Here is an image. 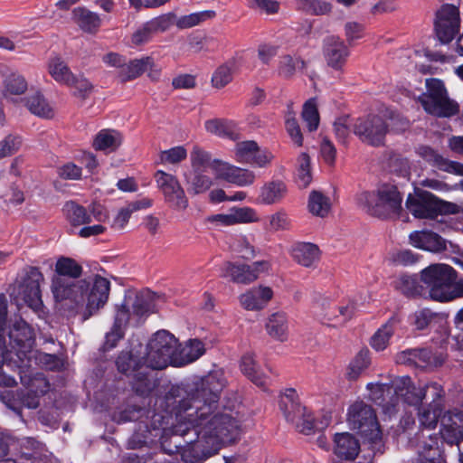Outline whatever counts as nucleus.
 Wrapping results in <instances>:
<instances>
[{
  "instance_id": "nucleus-18",
  "label": "nucleus",
  "mask_w": 463,
  "mask_h": 463,
  "mask_svg": "<svg viewBox=\"0 0 463 463\" xmlns=\"http://www.w3.org/2000/svg\"><path fill=\"white\" fill-rule=\"evenodd\" d=\"M9 338L13 348L17 347L16 356L24 363V356L28 362L31 360V349L34 344V335L31 326L24 320L16 321L9 332Z\"/></svg>"
},
{
  "instance_id": "nucleus-46",
  "label": "nucleus",
  "mask_w": 463,
  "mask_h": 463,
  "mask_svg": "<svg viewBox=\"0 0 463 463\" xmlns=\"http://www.w3.org/2000/svg\"><path fill=\"white\" fill-rule=\"evenodd\" d=\"M241 57H236L217 68L212 77L215 88H223L232 80V72L239 69Z\"/></svg>"
},
{
  "instance_id": "nucleus-41",
  "label": "nucleus",
  "mask_w": 463,
  "mask_h": 463,
  "mask_svg": "<svg viewBox=\"0 0 463 463\" xmlns=\"http://www.w3.org/2000/svg\"><path fill=\"white\" fill-rule=\"evenodd\" d=\"M159 30H164L162 20L159 18L152 19L140 27H138L132 34L130 45L139 46L148 43L153 35Z\"/></svg>"
},
{
  "instance_id": "nucleus-27",
  "label": "nucleus",
  "mask_w": 463,
  "mask_h": 463,
  "mask_svg": "<svg viewBox=\"0 0 463 463\" xmlns=\"http://www.w3.org/2000/svg\"><path fill=\"white\" fill-rule=\"evenodd\" d=\"M267 335L273 340L284 343L289 336V319L284 311L271 313L264 325Z\"/></svg>"
},
{
  "instance_id": "nucleus-51",
  "label": "nucleus",
  "mask_w": 463,
  "mask_h": 463,
  "mask_svg": "<svg viewBox=\"0 0 463 463\" xmlns=\"http://www.w3.org/2000/svg\"><path fill=\"white\" fill-rule=\"evenodd\" d=\"M156 305L154 303L153 295L150 292L140 293L136 296L132 304V316H136L138 319L146 317L155 311ZM131 316V314L129 313Z\"/></svg>"
},
{
  "instance_id": "nucleus-55",
  "label": "nucleus",
  "mask_w": 463,
  "mask_h": 463,
  "mask_svg": "<svg viewBox=\"0 0 463 463\" xmlns=\"http://www.w3.org/2000/svg\"><path fill=\"white\" fill-rule=\"evenodd\" d=\"M370 364V351L368 349H362L349 365L348 378L350 380L357 379L362 372L369 367Z\"/></svg>"
},
{
  "instance_id": "nucleus-5",
  "label": "nucleus",
  "mask_w": 463,
  "mask_h": 463,
  "mask_svg": "<svg viewBox=\"0 0 463 463\" xmlns=\"http://www.w3.org/2000/svg\"><path fill=\"white\" fill-rule=\"evenodd\" d=\"M402 196L396 185L383 184L374 191H364L357 194L356 203L368 214L388 219L398 215L402 209Z\"/></svg>"
},
{
  "instance_id": "nucleus-26",
  "label": "nucleus",
  "mask_w": 463,
  "mask_h": 463,
  "mask_svg": "<svg viewBox=\"0 0 463 463\" xmlns=\"http://www.w3.org/2000/svg\"><path fill=\"white\" fill-rule=\"evenodd\" d=\"M410 243L418 249L438 253L447 250V241L429 230L414 231L409 235Z\"/></svg>"
},
{
  "instance_id": "nucleus-52",
  "label": "nucleus",
  "mask_w": 463,
  "mask_h": 463,
  "mask_svg": "<svg viewBox=\"0 0 463 463\" xmlns=\"http://www.w3.org/2000/svg\"><path fill=\"white\" fill-rule=\"evenodd\" d=\"M154 178L157 188L162 192L164 197L177 189L183 188L175 175L163 170H157Z\"/></svg>"
},
{
  "instance_id": "nucleus-44",
  "label": "nucleus",
  "mask_w": 463,
  "mask_h": 463,
  "mask_svg": "<svg viewBox=\"0 0 463 463\" xmlns=\"http://www.w3.org/2000/svg\"><path fill=\"white\" fill-rule=\"evenodd\" d=\"M286 192V184L281 181L266 183L260 189L259 202L267 205L277 203L285 196Z\"/></svg>"
},
{
  "instance_id": "nucleus-12",
  "label": "nucleus",
  "mask_w": 463,
  "mask_h": 463,
  "mask_svg": "<svg viewBox=\"0 0 463 463\" xmlns=\"http://www.w3.org/2000/svg\"><path fill=\"white\" fill-rule=\"evenodd\" d=\"M347 422L351 430H357L369 442L382 439V430L373 407H349Z\"/></svg>"
},
{
  "instance_id": "nucleus-50",
  "label": "nucleus",
  "mask_w": 463,
  "mask_h": 463,
  "mask_svg": "<svg viewBox=\"0 0 463 463\" xmlns=\"http://www.w3.org/2000/svg\"><path fill=\"white\" fill-rule=\"evenodd\" d=\"M7 317V302L5 295L0 294V366L12 359V352L5 345V324Z\"/></svg>"
},
{
  "instance_id": "nucleus-57",
  "label": "nucleus",
  "mask_w": 463,
  "mask_h": 463,
  "mask_svg": "<svg viewBox=\"0 0 463 463\" xmlns=\"http://www.w3.org/2000/svg\"><path fill=\"white\" fill-rule=\"evenodd\" d=\"M302 118L310 132L317 129L319 125V114L315 99H310L304 104Z\"/></svg>"
},
{
  "instance_id": "nucleus-40",
  "label": "nucleus",
  "mask_w": 463,
  "mask_h": 463,
  "mask_svg": "<svg viewBox=\"0 0 463 463\" xmlns=\"http://www.w3.org/2000/svg\"><path fill=\"white\" fill-rule=\"evenodd\" d=\"M63 212L67 221L71 224V233L75 232L74 229L91 222V217L87 213L86 209L74 202L66 203L63 207Z\"/></svg>"
},
{
  "instance_id": "nucleus-10",
  "label": "nucleus",
  "mask_w": 463,
  "mask_h": 463,
  "mask_svg": "<svg viewBox=\"0 0 463 463\" xmlns=\"http://www.w3.org/2000/svg\"><path fill=\"white\" fill-rule=\"evenodd\" d=\"M420 276L430 299L448 302L451 284L457 279V273L452 267L444 263L430 264L420 271Z\"/></svg>"
},
{
  "instance_id": "nucleus-63",
  "label": "nucleus",
  "mask_w": 463,
  "mask_h": 463,
  "mask_svg": "<svg viewBox=\"0 0 463 463\" xmlns=\"http://www.w3.org/2000/svg\"><path fill=\"white\" fill-rule=\"evenodd\" d=\"M186 156L187 151L184 146H177L170 149L161 151L159 154V163L163 165H175L184 160Z\"/></svg>"
},
{
  "instance_id": "nucleus-34",
  "label": "nucleus",
  "mask_w": 463,
  "mask_h": 463,
  "mask_svg": "<svg viewBox=\"0 0 463 463\" xmlns=\"http://www.w3.org/2000/svg\"><path fill=\"white\" fill-rule=\"evenodd\" d=\"M49 75L60 85L67 86L73 80L74 73L59 55L51 56L47 61Z\"/></svg>"
},
{
  "instance_id": "nucleus-35",
  "label": "nucleus",
  "mask_w": 463,
  "mask_h": 463,
  "mask_svg": "<svg viewBox=\"0 0 463 463\" xmlns=\"http://www.w3.org/2000/svg\"><path fill=\"white\" fill-rule=\"evenodd\" d=\"M394 288L407 298L422 297L427 294L420 285L418 276L413 274H401L393 281Z\"/></svg>"
},
{
  "instance_id": "nucleus-22",
  "label": "nucleus",
  "mask_w": 463,
  "mask_h": 463,
  "mask_svg": "<svg viewBox=\"0 0 463 463\" xmlns=\"http://www.w3.org/2000/svg\"><path fill=\"white\" fill-rule=\"evenodd\" d=\"M323 52L327 65L335 70H341L350 54L345 42L335 36L324 40Z\"/></svg>"
},
{
  "instance_id": "nucleus-1",
  "label": "nucleus",
  "mask_w": 463,
  "mask_h": 463,
  "mask_svg": "<svg viewBox=\"0 0 463 463\" xmlns=\"http://www.w3.org/2000/svg\"><path fill=\"white\" fill-rule=\"evenodd\" d=\"M54 271L51 285L52 296L56 302L62 303V308L70 316L83 311V320H87L107 303L110 290L108 279L94 275L74 280L81 276L82 267L69 257H60Z\"/></svg>"
},
{
  "instance_id": "nucleus-4",
  "label": "nucleus",
  "mask_w": 463,
  "mask_h": 463,
  "mask_svg": "<svg viewBox=\"0 0 463 463\" xmlns=\"http://www.w3.org/2000/svg\"><path fill=\"white\" fill-rule=\"evenodd\" d=\"M420 425L428 429H435L440 424L442 439L449 445H457L463 441V411L457 407H417Z\"/></svg>"
},
{
  "instance_id": "nucleus-53",
  "label": "nucleus",
  "mask_w": 463,
  "mask_h": 463,
  "mask_svg": "<svg viewBox=\"0 0 463 463\" xmlns=\"http://www.w3.org/2000/svg\"><path fill=\"white\" fill-rule=\"evenodd\" d=\"M258 144L255 141L248 140L238 142L234 148V158L241 164H250L257 152Z\"/></svg>"
},
{
  "instance_id": "nucleus-8",
  "label": "nucleus",
  "mask_w": 463,
  "mask_h": 463,
  "mask_svg": "<svg viewBox=\"0 0 463 463\" xmlns=\"http://www.w3.org/2000/svg\"><path fill=\"white\" fill-rule=\"evenodd\" d=\"M178 340L166 330H159L149 339L146 353L137 357L141 364L151 370H163L168 365L174 366V358Z\"/></svg>"
},
{
  "instance_id": "nucleus-7",
  "label": "nucleus",
  "mask_w": 463,
  "mask_h": 463,
  "mask_svg": "<svg viewBox=\"0 0 463 463\" xmlns=\"http://www.w3.org/2000/svg\"><path fill=\"white\" fill-rule=\"evenodd\" d=\"M118 370L131 377L130 384L134 392L141 397L149 396L158 384L155 370L141 364L132 351H123L116 360Z\"/></svg>"
},
{
  "instance_id": "nucleus-24",
  "label": "nucleus",
  "mask_w": 463,
  "mask_h": 463,
  "mask_svg": "<svg viewBox=\"0 0 463 463\" xmlns=\"http://www.w3.org/2000/svg\"><path fill=\"white\" fill-rule=\"evenodd\" d=\"M288 421L296 425L297 430L306 435L318 430L317 419H315L307 407H282Z\"/></svg>"
},
{
  "instance_id": "nucleus-16",
  "label": "nucleus",
  "mask_w": 463,
  "mask_h": 463,
  "mask_svg": "<svg viewBox=\"0 0 463 463\" xmlns=\"http://www.w3.org/2000/svg\"><path fill=\"white\" fill-rule=\"evenodd\" d=\"M460 29V16L458 9L453 5H443L436 14L434 30L438 40L441 43H450Z\"/></svg>"
},
{
  "instance_id": "nucleus-13",
  "label": "nucleus",
  "mask_w": 463,
  "mask_h": 463,
  "mask_svg": "<svg viewBox=\"0 0 463 463\" xmlns=\"http://www.w3.org/2000/svg\"><path fill=\"white\" fill-rule=\"evenodd\" d=\"M395 361L399 364L432 371L443 364L445 354L430 346L408 348L399 352L395 356Z\"/></svg>"
},
{
  "instance_id": "nucleus-6",
  "label": "nucleus",
  "mask_w": 463,
  "mask_h": 463,
  "mask_svg": "<svg viewBox=\"0 0 463 463\" xmlns=\"http://www.w3.org/2000/svg\"><path fill=\"white\" fill-rule=\"evenodd\" d=\"M226 383L223 372L215 370L204 376L194 378L184 387H173L170 393L173 396H180L182 392H185L188 402L214 405L219 402Z\"/></svg>"
},
{
  "instance_id": "nucleus-64",
  "label": "nucleus",
  "mask_w": 463,
  "mask_h": 463,
  "mask_svg": "<svg viewBox=\"0 0 463 463\" xmlns=\"http://www.w3.org/2000/svg\"><path fill=\"white\" fill-rule=\"evenodd\" d=\"M436 316L437 314L432 312L430 308H421L411 314L410 320L411 324L417 330H424L429 326Z\"/></svg>"
},
{
  "instance_id": "nucleus-38",
  "label": "nucleus",
  "mask_w": 463,
  "mask_h": 463,
  "mask_svg": "<svg viewBox=\"0 0 463 463\" xmlns=\"http://www.w3.org/2000/svg\"><path fill=\"white\" fill-rule=\"evenodd\" d=\"M72 19L83 32L89 33H96L101 24L99 15L85 7L74 8Z\"/></svg>"
},
{
  "instance_id": "nucleus-21",
  "label": "nucleus",
  "mask_w": 463,
  "mask_h": 463,
  "mask_svg": "<svg viewBox=\"0 0 463 463\" xmlns=\"http://www.w3.org/2000/svg\"><path fill=\"white\" fill-rule=\"evenodd\" d=\"M398 376L392 378L388 383H369L366 385L368 401L375 405H400L402 396L399 395L392 385Z\"/></svg>"
},
{
  "instance_id": "nucleus-36",
  "label": "nucleus",
  "mask_w": 463,
  "mask_h": 463,
  "mask_svg": "<svg viewBox=\"0 0 463 463\" xmlns=\"http://www.w3.org/2000/svg\"><path fill=\"white\" fill-rule=\"evenodd\" d=\"M122 140V135L118 130L102 129L96 135L93 141V147L96 150L111 153L120 146Z\"/></svg>"
},
{
  "instance_id": "nucleus-43",
  "label": "nucleus",
  "mask_w": 463,
  "mask_h": 463,
  "mask_svg": "<svg viewBox=\"0 0 463 463\" xmlns=\"http://www.w3.org/2000/svg\"><path fill=\"white\" fill-rule=\"evenodd\" d=\"M241 370L257 386L264 387L267 384L268 376L260 371L253 354H246L241 357Z\"/></svg>"
},
{
  "instance_id": "nucleus-14",
  "label": "nucleus",
  "mask_w": 463,
  "mask_h": 463,
  "mask_svg": "<svg viewBox=\"0 0 463 463\" xmlns=\"http://www.w3.org/2000/svg\"><path fill=\"white\" fill-rule=\"evenodd\" d=\"M125 407L124 410L113 412L112 419L118 423L133 420H140L148 426L147 419L150 418V426L153 429H165L172 417L164 407Z\"/></svg>"
},
{
  "instance_id": "nucleus-59",
  "label": "nucleus",
  "mask_w": 463,
  "mask_h": 463,
  "mask_svg": "<svg viewBox=\"0 0 463 463\" xmlns=\"http://www.w3.org/2000/svg\"><path fill=\"white\" fill-rule=\"evenodd\" d=\"M214 15V11H203L192 13L190 14L181 16L176 22V26L179 29L191 28L195 25H198L199 24H201L208 18L213 17Z\"/></svg>"
},
{
  "instance_id": "nucleus-30",
  "label": "nucleus",
  "mask_w": 463,
  "mask_h": 463,
  "mask_svg": "<svg viewBox=\"0 0 463 463\" xmlns=\"http://www.w3.org/2000/svg\"><path fill=\"white\" fill-rule=\"evenodd\" d=\"M290 252L293 260L305 268H315L321 255L318 246L311 242H297Z\"/></svg>"
},
{
  "instance_id": "nucleus-25",
  "label": "nucleus",
  "mask_w": 463,
  "mask_h": 463,
  "mask_svg": "<svg viewBox=\"0 0 463 463\" xmlns=\"http://www.w3.org/2000/svg\"><path fill=\"white\" fill-rule=\"evenodd\" d=\"M417 153L424 161L439 170L463 175V164L445 158L430 146H420Z\"/></svg>"
},
{
  "instance_id": "nucleus-56",
  "label": "nucleus",
  "mask_w": 463,
  "mask_h": 463,
  "mask_svg": "<svg viewBox=\"0 0 463 463\" xmlns=\"http://www.w3.org/2000/svg\"><path fill=\"white\" fill-rule=\"evenodd\" d=\"M297 8L307 14L321 15L330 11V5L320 0H297Z\"/></svg>"
},
{
  "instance_id": "nucleus-29",
  "label": "nucleus",
  "mask_w": 463,
  "mask_h": 463,
  "mask_svg": "<svg viewBox=\"0 0 463 463\" xmlns=\"http://www.w3.org/2000/svg\"><path fill=\"white\" fill-rule=\"evenodd\" d=\"M204 343L198 338H191L184 343L178 350L175 349L174 366L181 367L192 364L204 354Z\"/></svg>"
},
{
  "instance_id": "nucleus-58",
  "label": "nucleus",
  "mask_w": 463,
  "mask_h": 463,
  "mask_svg": "<svg viewBox=\"0 0 463 463\" xmlns=\"http://www.w3.org/2000/svg\"><path fill=\"white\" fill-rule=\"evenodd\" d=\"M255 181V175L252 171L248 169L240 168L233 165L230 171L226 182L234 184L238 186H246L253 184Z\"/></svg>"
},
{
  "instance_id": "nucleus-47",
  "label": "nucleus",
  "mask_w": 463,
  "mask_h": 463,
  "mask_svg": "<svg viewBox=\"0 0 463 463\" xmlns=\"http://www.w3.org/2000/svg\"><path fill=\"white\" fill-rule=\"evenodd\" d=\"M312 310L317 317H321L327 321H334L336 314L332 307V298L329 295L314 293L312 298Z\"/></svg>"
},
{
  "instance_id": "nucleus-37",
  "label": "nucleus",
  "mask_w": 463,
  "mask_h": 463,
  "mask_svg": "<svg viewBox=\"0 0 463 463\" xmlns=\"http://www.w3.org/2000/svg\"><path fill=\"white\" fill-rule=\"evenodd\" d=\"M154 61L151 57L146 56L135 59L119 70L118 77L122 82L132 80L142 75L148 68H152Z\"/></svg>"
},
{
  "instance_id": "nucleus-61",
  "label": "nucleus",
  "mask_w": 463,
  "mask_h": 463,
  "mask_svg": "<svg viewBox=\"0 0 463 463\" xmlns=\"http://www.w3.org/2000/svg\"><path fill=\"white\" fill-rule=\"evenodd\" d=\"M231 249L243 259H251L255 255L254 247L245 235H235L230 243Z\"/></svg>"
},
{
  "instance_id": "nucleus-11",
  "label": "nucleus",
  "mask_w": 463,
  "mask_h": 463,
  "mask_svg": "<svg viewBox=\"0 0 463 463\" xmlns=\"http://www.w3.org/2000/svg\"><path fill=\"white\" fill-rule=\"evenodd\" d=\"M427 92L419 97L424 110L437 117H451L459 110V106L449 99L444 83L439 79L426 80Z\"/></svg>"
},
{
  "instance_id": "nucleus-48",
  "label": "nucleus",
  "mask_w": 463,
  "mask_h": 463,
  "mask_svg": "<svg viewBox=\"0 0 463 463\" xmlns=\"http://www.w3.org/2000/svg\"><path fill=\"white\" fill-rule=\"evenodd\" d=\"M307 208L313 215L324 218L330 212V200L321 192L312 191L308 197Z\"/></svg>"
},
{
  "instance_id": "nucleus-54",
  "label": "nucleus",
  "mask_w": 463,
  "mask_h": 463,
  "mask_svg": "<svg viewBox=\"0 0 463 463\" xmlns=\"http://www.w3.org/2000/svg\"><path fill=\"white\" fill-rule=\"evenodd\" d=\"M295 115L296 113L293 111L292 104H288L285 115L286 130L291 140L298 146H301L303 145V136Z\"/></svg>"
},
{
  "instance_id": "nucleus-15",
  "label": "nucleus",
  "mask_w": 463,
  "mask_h": 463,
  "mask_svg": "<svg viewBox=\"0 0 463 463\" xmlns=\"http://www.w3.org/2000/svg\"><path fill=\"white\" fill-rule=\"evenodd\" d=\"M389 126L384 118L378 115L359 118L354 124V133L361 141L373 146L384 144Z\"/></svg>"
},
{
  "instance_id": "nucleus-2",
  "label": "nucleus",
  "mask_w": 463,
  "mask_h": 463,
  "mask_svg": "<svg viewBox=\"0 0 463 463\" xmlns=\"http://www.w3.org/2000/svg\"><path fill=\"white\" fill-rule=\"evenodd\" d=\"M190 413L193 416L187 420L194 427V437L206 439V444L212 445L213 450L240 439L248 420V416L231 407L222 411L218 407H194Z\"/></svg>"
},
{
  "instance_id": "nucleus-19",
  "label": "nucleus",
  "mask_w": 463,
  "mask_h": 463,
  "mask_svg": "<svg viewBox=\"0 0 463 463\" xmlns=\"http://www.w3.org/2000/svg\"><path fill=\"white\" fill-rule=\"evenodd\" d=\"M408 211L417 219H436L437 197L431 193L421 191L410 194L406 200Z\"/></svg>"
},
{
  "instance_id": "nucleus-32",
  "label": "nucleus",
  "mask_w": 463,
  "mask_h": 463,
  "mask_svg": "<svg viewBox=\"0 0 463 463\" xmlns=\"http://www.w3.org/2000/svg\"><path fill=\"white\" fill-rule=\"evenodd\" d=\"M19 374L22 384L33 395L45 393L49 383L42 373H33L27 364L19 365Z\"/></svg>"
},
{
  "instance_id": "nucleus-33",
  "label": "nucleus",
  "mask_w": 463,
  "mask_h": 463,
  "mask_svg": "<svg viewBox=\"0 0 463 463\" xmlns=\"http://www.w3.org/2000/svg\"><path fill=\"white\" fill-rule=\"evenodd\" d=\"M401 322L402 318L399 315H392L371 337L370 345L373 349L377 352L383 351Z\"/></svg>"
},
{
  "instance_id": "nucleus-42",
  "label": "nucleus",
  "mask_w": 463,
  "mask_h": 463,
  "mask_svg": "<svg viewBox=\"0 0 463 463\" xmlns=\"http://www.w3.org/2000/svg\"><path fill=\"white\" fill-rule=\"evenodd\" d=\"M205 128L211 134L230 139H236L239 135L236 124L228 119L214 118L207 120Z\"/></svg>"
},
{
  "instance_id": "nucleus-62",
  "label": "nucleus",
  "mask_w": 463,
  "mask_h": 463,
  "mask_svg": "<svg viewBox=\"0 0 463 463\" xmlns=\"http://www.w3.org/2000/svg\"><path fill=\"white\" fill-rule=\"evenodd\" d=\"M190 160L191 170H206L207 167H211V163L213 162L211 155L197 146H194L191 151Z\"/></svg>"
},
{
  "instance_id": "nucleus-17",
  "label": "nucleus",
  "mask_w": 463,
  "mask_h": 463,
  "mask_svg": "<svg viewBox=\"0 0 463 463\" xmlns=\"http://www.w3.org/2000/svg\"><path fill=\"white\" fill-rule=\"evenodd\" d=\"M43 275L36 267H30L22 282L18 285L19 298L31 308L40 309L43 306L40 285Z\"/></svg>"
},
{
  "instance_id": "nucleus-49",
  "label": "nucleus",
  "mask_w": 463,
  "mask_h": 463,
  "mask_svg": "<svg viewBox=\"0 0 463 463\" xmlns=\"http://www.w3.org/2000/svg\"><path fill=\"white\" fill-rule=\"evenodd\" d=\"M26 107L30 112L40 118H51L54 116L52 108L39 92L34 93L27 99Z\"/></svg>"
},
{
  "instance_id": "nucleus-45",
  "label": "nucleus",
  "mask_w": 463,
  "mask_h": 463,
  "mask_svg": "<svg viewBox=\"0 0 463 463\" xmlns=\"http://www.w3.org/2000/svg\"><path fill=\"white\" fill-rule=\"evenodd\" d=\"M224 277L230 278L235 283L245 285L256 280V276L251 273L248 264L225 263Z\"/></svg>"
},
{
  "instance_id": "nucleus-3",
  "label": "nucleus",
  "mask_w": 463,
  "mask_h": 463,
  "mask_svg": "<svg viewBox=\"0 0 463 463\" xmlns=\"http://www.w3.org/2000/svg\"><path fill=\"white\" fill-rule=\"evenodd\" d=\"M194 407H175V420L172 422L174 436L183 437L184 444L175 441L174 449L167 448V440L162 442L164 450L168 454L179 453L184 463H201L206 458L217 453L210 444H206V439L202 436L194 437V427L189 424L188 417L193 416L190 411Z\"/></svg>"
},
{
  "instance_id": "nucleus-9",
  "label": "nucleus",
  "mask_w": 463,
  "mask_h": 463,
  "mask_svg": "<svg viewBox=\"0 0 463 463\" xmlns=\"http://www.w3.org/2000/svg\"><path fill=\"white\" fill-rule=\"evenodd\" d=\"M395 392L402 396V405H441L444 396L442 386L430 383L416 386L408 375L397 377L392 383Z\"/></svg>"
},
{
  "instance_id": "nucleus-20",
  "label": "nucleus",
  "mask_w": 463,
  "mask_h": 463,
  "mask_svg": "<svg viewBox=\"0 0 463 463\" xmlns=\"http://www.w3.org/2000/svg\"><path fill=\"white\" fill-rule=\"evenodd\" d=\"M273 296L274 291L270 287L259 285L241 294L239 302L245 310L260 311L269 305Z\"/></svg>"
},
{
  "instance_id": "nucleus-39",
  "label": "nucleus",
  "mask_w": 463,
  "mask_h": 463,
  "mask_svg": "<svg viewBox=\"0 0 463 463\" xmlns=\"http://www.w3.org/2000/svg\"><path fill=\"white\" fill-rule=\"evenodd\" d=\"M204 172L205 170H189L184 174V178L190 193L199 194L211 188L213 180Z\"/></svg>"
},
{
  "instance_id": "nucleus-31",
  "label": "nucleus",
  "mask_w": 463,
  "mask_h": 463,
  "mask_svg": "<svg viewBox=\"0 0 463 463\" xmlns=\"http://www.w3.org/2000/svg\"><path fill=\"white\" fill-rule=\"evenodd\" d=\"M0 76L3 78L4 95H22L28 88L25 78L5 64H0Z\"/></svg>"
},
{
  "instance_id": "nucleus-28",
  "label": "nucleus",
  "mask_w": 463,
  "mask_h": 463,
  "mask_svg": "<svg viewBox=\"0 0 463 463\" xmlns=\"http://www.w3.org/2000/svg\"><path fill=\"white\" fill-rule=\"evenodd\" d=\"M334 443V453L341 460L352 461L359 455L360 442L349 432L336 433Z\"/></svg>"
},
{
  "instance_id": "nucleus-23",
  "label": "nucleus",
  "mask_w": 463,
  "mask_h": 463,
  "mask_svg": "<svg viewBox=\"0 0 463 463\" xmlns=\"http://www.w3.org/2000/svg\"><path fill=\"white\" fill-rule=\"evenodd\" d=\"M128 300L124 299L123 303L116 307L114 324L109 332L106 334L104 350L109 351L116 347L118 342L125 335V326L130 318L128 307Z\"/></svg>"
},
{
  "instance_id": "nucleus-60",
  "label": "nucleus",
  "mask_w": 463,
  "mask_h": 463,
  "mask_svg": "<svg viewBox=\"0 0 463 463\" xmlns=\"http://www.w3.org/2000/svg\"><path fill=\"white\" fill-rule=\"evenodd\" d=\"M305 62L299 57L284 55L279 59V73L286 78L291 77L298 69H303Z\"/></svg>"
}]
</instances>
